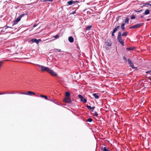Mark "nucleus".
I'll return each instance as SVG.
<instances>
[{
	"mask_svg": "<svg viewBox=\"0 0 151 151\" xmlns=\"http://www.w3.org/2000/svg\"><path fill=\"white\" fill-rule=\"evenodd\" d=\"M94 113H95V114H94V116L96 117H97L98 116V114H97V112L96 111H94Z\"/></svg>",
	"mask_w": 151,
	"mask_h": 151,
	"instance_id": "nucleus-36",
	"label": "nucleus"
},
{
	"mask_svg": "<svg viewBox=\"0 0 151 151\" xmlns=\"http://www.w3.org/2000/svg\"><path fill=\"white\" fill-rule=\"evenodd\" d=\"M68 5H71L73 4V0H71L70 1H68L67 2Z\"/></svg>",
	"mask_w": 151,
	"mask_h": 151,
	"instance_id": "nucleus-19",
	"label": "nucleus"
},
{
	"mask_svg": "<svg viewBox=\"0 0 151 151\" xmlns=\"http://www.w3.org/2000/svg\"><path fill=\"white\" fill-rule=\"evenodd\" d=\"M65 96L67 97H69V96L70 95V93L68 92H66L65 93Z\"/></svg>",
	"mask_w": 151,
	"mask_h": 151,
	"instance_id": "nucleus-21",
	"label": "nucleus"
},
{
	"mask_svg": "<svg viewBox=\"0 0 151 151\" xmlns=\"http://www.w3.org/2000/svg\"><path fill=\"white\" fill-rule=\"evenodd\" d=\"M128 34V32L126 31L122 34V36H127Z\"/></svg>",
	"mask_w": 151,
	"mask_h": 151,
	"instance_id": "nucleus-16",
	"label": "nucleus"
},
{
	"mask_svg": "<svg viewBox=\"0 0 151 151\" xmlns=\"http://www.w3.org/2000/svg\"><path fill=\"white\" fill-rule=\"evenodd\" d=\"M81 101H83L84 103H86L87 101V100L85 98H83L82 99H81Z\"/></svg>",
	"mask_w": 151,
	"mask_h": 151,
	"instance_id": "nucleus-22",
	"label": "nucleus"
},
{
	"mask_svg": "<svg viewBox=\"0 0 151 151\" xmlns=\"http://www.w3.org/2000/svg\"><path fill=\"white\" fill-rule=\"evenodd\" d=\"M124 26L125 23H124L122 24L121 25V29L122 30H124L125 29Z\"/></svg>",
	"mask_w": 151,
	"mask_h": 151,
	"instance_id": "nucleus-14",
	"label": "nucleus"
},
{
	"mask_svg": "<svg viewBox=\"0 0 151 151\" xmlns=\"http://www.w3.org/2000/svg\"><path fill=\"white\" fill-rule=\"evenodd\" d=\"M6 94V93H2L1 92L0 93V95H2V94Z\"/></svg>",
	"mask_w": 151,
	"mask_h": 151,
	"instance_id": "nucleus-46",
	"label": "nucleus"
},
{
	"mask_svg": "<svg viewBox=\"0 0 151 151\" xmlns=\"http://www.w3.org/2000/svg\"><path fill=\"white\" fill-rule=\"evenodd\" d=\"M19 22H18L17 20H15L14 22V23L13 24V25L17 24Z\"/></svg>",
	"mask_w": 151,
	"mask_h": 151,
	"instance_id": "nucleus-30",
	"label": "nucleus"
},
{
	"mask_svg": "<svg viewBox=\"0 0 151 151\" xmlns=\"http://www.w3.org/2000/svg\"><path fill=\"white\" fill-rule=\"evenodd\" d=\"M117 39L119 42L123 46L124 45V41L122 40V37H117Z\"/></svg>",
	"mask_w": 151,
	"mask_h": 151,
	"instance_id": "nucleus-7",
	"label": "nucleus"
},
{
	"mask_svg": "<svg viewBox=\"0 0 151 151\" xmlns=\"http://www.w3.org/2000/svg\"><path fill=\"white\" fill-rule=\"evenodd\" d=\"M95 108V106H93L92 107H91V109H92V111H93V109Z\"/></svg>",
	"mask_w": 151,
	"mask_h": 151,
	"instance_id": "nucleus-45",
	"label": "nucleus"
},
{
	"mask_svg": "<svg viewBox=\"0 0 151 151\" xmlns=\"http://www.w3.org/2000/svg\"><path fill=\"white\" fill-rule=\"evenodd\" d=\"M140 17L141 18H142L143 17V16L142 15H141Z\"/></svg>",
	"mask_w": 151,
	"mask_h": 151,
	"instance_id": "nucleus-53",
	"label": "nucleus"
},
{
	"mask_svg": "<svg viewBox=\"0 0 151 151\" xmlns=\"http://www.w3.org/2000/svg\"><path fill=\"white\" fill-rule=\"evenodd\" d=\"M48 101H52L57 104H58V102H56L55 101V100L53 99L52 98H50L49 99Z\"/></svg>",
	"mask_w": 151,
	"mask_h": 151,
	"instance_id": "nucleus-12",
	"label": "nucleus"
},
{
	"mask_svg": "<svg viewBox=\"0 0 151 151\" xmlns=\"http://www.w3.org/2000/svg\"><path fill=\"white\" fill-rule=\"evenodd\" d=\"M59 36L58 35H56L54 36V37L55 38H59Z\"/></svg>",
	"mask_w": 151,
	"mask_h": 151,
	"instance_id": "nucleus-41",
	"label": "nucleus"
},
{
	"mask_svg": "<svg viewBox=\"0 0 151 151\" xmlns=\"http://www.w3.org/2000/svg\"><path fill=\"white\" fill-rule=\"evenodd\" d=\"M126 50L129 51L133 50H134V48L133 47H129L126 48Z\"/></svg>",
	"mask_w": 151,
	"mask_h": 151,
	"instance_id": "nucleus-18",
	"label": "nucleus"
},
{
	"mask_svg": "<svg viewBox=\"0 0 151 151\" xmlns=\"http://www.w3.org/2000/svg\"><path fill=\"white\" fill-rule=\"evenodd\" d=\"M92 27L91 25L88 26L86 27V29L87 30H89Z\"/></svg>",
	"mask_w": 151,
	"mask_h": 151,
	"instance_id": "nucleus-20",
	"label": "nucleus"
},
{
	"mask_svg": "<svg viewBox=\"0 0 151 151\" xmlns=\"http://www.w3.org/2000/svg\"><path fill=\"white\" fill-rule=\"evenodd\" d=\"M92 120H93V119H91V118H89L88 119H87V122H92Z\"/></svg>",
	"mask_w": 151,
	"mask_h": 151,
	"instance_id": "nucleus-29",
	"label": "nucleus"
},
{
	"mask_svg": "<svg viewBox=\"0 0 151 151\" xmlns=\"http://www.w3.org/2000/svg\"><path fill=\"white\" fill-rule=\"evenodd\" d=\"M142 11V10L140 9V10H139V11H135V12H140Z\"/></svg>",
	"mask_w": 151,
	"mask_h": 151,
	"instance_id": "nucleus-40",
	"label": "nucleus"
},
{
	"mask_svg": "<svg viewBox=\"0 0 151 151\" xmlns=\"http://www.w3.org/2000/svg\"><path fill=\"white\" fill-rule=\"evenodd\" d=\"M122 35V34H121V32H119L118 33V36H117V37H121Z\"/></svg>",
	"mask_w": 151,
	"mask_h": 151,
	"instance_id": "nucleus-25",
	"label": "nucleus"
},
{
	"mask_svg": "<svg viewBox=\"0 0 151 151\" xmlns=\"http://www.w3.org/2000/svg\"><path fill=\"white\" fill-rule=\"evenodd\" d=\"M21 19V18L19 16L17 18L16 20H17L18 22H19L20 20Z\"/></svg>",
	"mask_w": 151,
	"mask_h": 151,
	"instance_id": "nucleus-34",
	"label": "nucleus"
},
{
	"mask_svg": "<svg viewBox=\"0 0 151 151\" xmlns=\"http://www.w3.org/2000/svg\"><path fill=\"white\" fill-rule=\"evenodd\" d=\"M19 22H18L17 20H15L14 22V23L13 24V25L17 24Z\"/></svg>",
	"mask_w": 151,
	"mask_h": 151,
	"instance_id": "nucleus-31",
	"label": "nucleus"
},
{
	"mask_svg": "<svg viewBox=\"0 0 151 151\" xmlns=\"http://www.w3.org/2000/svg\"><path fill=\"white\" fill-rule=\"evenodd\" d=\"M78 97L79 98H80V99H83V96L81 95V94H79V95H78Z\"/></svg>",
	"mask_w": 151,
	"mask_h": 151,
	"instance_id": "nucleus-23",
	"label": "nucleus"
},
{
	"mask_svg": "<svg viewBox=\"0 0 151 151\" xmlns=\"http://www.w3.org/2000/svg\"><path fill=\"white\" fill-rule=\"evenodd\" d=\"M50 1L52 2L53 1V0H43L42 2H45L46 1Z\"/></svg>",
	"mask_w": 151,
	"mask_h": 151,
	"instance_id": "nucleus-33",
	"label": "nucleus"
},
{
	"mask_svg": "<svg viewBox=\"0 0 151 151\" xmlns=\"http://www.w3.org/2000/svg\"><path fill=\"white\" fill-rule=\"evenodd\" d=\"M150 72H151V70H150Z\"/></svg>",
	"mask_w": 151,
	"mask_h": 151,
	"instance_id": "nucleus-56",
	"label": "nucleus"
},
{
	"mask_svg": "<svg viewBox=\"0 0 151 151\" xmlns=\"http://www.w3.org/2000/svg\"><path fill=\"white\" fill-rule=\"evenodd\" d=\"M37 65L38 66L39 68H41V70L42 72L46 71L48 73L50 68L47 67H45L44 66L39 65Z\"/></svg>",
	"mask_w": 151,
	"mask_h": 151,
	"instance_id": "nucleus-2",
	"label": "nucleus"
},
{
	"mask_svg": "<svg viewBox=\"0 0 151 151\" xmlns=\"http://www.w3.org/2000/svg\"><path fill=\"white\" fill-rule=\"evenodd\" d=\"M150 71H147L146 72V73H150Z\"/></svg>",
	"mask_w": 151,
	"mask_h": 151,
	"instance_id": "nucleus-50",
	"label": "nucleus"
},
{
	"mask_svg": "<svg viewBox=\"0 0 151 151\" xmlns=\"http://www.w3.org/2000/svg\"><path fill=\"white\" fill-rule=\"evenodd\" d=\"M30 41L32 42H35L37 44H38V41L36 39H32Z\"/></svg>",
	"mask_w": 151,
	"mask_h": 151,
	"instance_id": "nucleus-11",
	"label": "nucleus"
},
{
	"mask_svg": "<svg viewBox=\"0 0 151 151\" xmlns=\"http://www.w3.org/2000/svg\"><path fill=\"white\" fill-rule=\"evenodd\" d=\"M86 107L88 108V109H90V110H91V106H89V105H87L86 106Z\"/></svg>",
	"mask_w": 151,
	"mask_h": 151,
	"instance_id": "nucleus-35",
	"label": "nucleus"
},
{
	"mask_svg": "<svg viewBox=\"0 0 151 151\" xmlns=\"http://www.w3.org/2000/svg\"><path fill=\"white\" fill-rule=\"evenodd\" d=\"M105 45H106V50L109 49L108 47H110L111 46L112 43L111 40L110 39H108L105 42Z\"/></svg>",
	"mask_w": 151,
	"mask_h": 151,
	"instance_id": "nucleus-1",
	"label": "nucleus"
},
{
	"mask_svg": "<svg viewBox=\"0 0 151 151\" xmlns=\"http://www.w3.org/2000/svg\"><path fill=\"white\" fill-rule=\"evenodd\" d=\"M58 52H61V50H60V49L58 50Z\"/></svg>",
	"mask_w": 151,
	"mask_h": 151,
	"instance_id": "nucleus-52",
	"label": "nucleus"
},
{
	"mask_svg": "<svg viewBox=\"0 0 151 151\" xmlns=\"http://www.w3.org/2000/svg\"><path fill=\"white\" fill-rule=\"evenodd\" d=\"M5 27H6L5 28V29H7V28H12V27H9L8 26H7V25H6Z\"/></svg>",
	"mask_w": 151,
	"mask_h": 151,
	"instance_id": "nucleus-43",
	"label": "nucleus"
},
{
	"mask_svg": "<svg viewBox=\"0 0 151 151\" xmlns=\"http://www.w3.org/2000/svg\"><path fill=\"white\" fill-rule=\"evenodd\" d=\"M6 93L8 94H14L15 93L12 92L8 93Z\"/></svg>",
	"mask_w": 151,
	"mask_h": 151,
	"instance_id": "nucleus-42",
	"label": "nucleus"
},
{
	"mask_svg": "<svg viewBox=\"0 0 151 151\" xmlns=\"http://www.w3.org/2000/svg\"><path fill=\"white\" fill-rule=\"evenodd\" d=\"M37 24H34L33 25V27H36L37 26Z\"/></svg>",
	"mask_w": 151,
	"mask_h": 151,
	"instance_id": "nucleus-47",
	"label": "nucleus"
},
{
	"mask_svg": "<svg viewBox=\"0 0 151 151\" xmlns=\"http://www.w3.org/2000/svg\"><path fill=\"white\" fill-rule=\"evenodd\" d=\"M73 4H77L78 3H79L78 1H74L73 0Z\"/></svg>",
	"mask_w": 151,
	"mask_h": 151,
	"instance_id": "nucleus-24",
	"label": "nucleus"
},
{
	"mask_svg": "<svg viewBox=\"0 0 151 151\" xmlns=\"http://www.w3.org/2000/svg\"><path fill=\"white\" fill-rule=\"evenodd\" d=\"M32 95H35L36 94L35 93L31 91H28L26 93V95L31 96Z\"/></svg>",
	"mask_w": 151,
	"mask_h": 151,
	"instance_id": "nucleus-9",
	"label": "nucleus"
},
{
	"mask_svg": "<svg viewBox=\"0 0 151 151\" xmlns=\"http://www.w3.org/2000/svg\"><path fill=\"white\" fill-rule=\"evenodd\" d=\"M68 39L69 41L71 43H72L73 42L74 39L72 37L70 36L69 37Z\"/></svg>",
	"mask_w": 151,
	"mask_h": 151,
	"instance_id": "nucleus-10",
	"label": "nucleus"
},
{
	"mask_svg": "<svg viewBox=\"0 0 151 151\" xmlns=\"http://www.w3.org/2000/svg\"><path fill=\"white\" fill-rule=\"evenodd\" d=\"M76 13V11H74V12H72L71 13V14H75Z\"/></svg>",
	"mask_w": 151,
	"mask_h": 151,
	"instance_id": "nucleus-44",
	"label": "nucleus"
},
{
	"mask_svg": "<svg viewBox=\"0 0 151 151\" xmlns=\"http://www.w3.org/2000/svg\"><path fill=\"white\" fill-rule=\"evenodd\" d=\"M128 63L129 64V66L130 67L132 68H135V67L134 66L133 63L131 61V60L130 59H128Z\"/></svg>",
	"mask_w": 151,
	"mask_h": 151,
	"instance_id": "nucleus-8",
	"label": "nucleus"
},
{
	"mask_svg": "<svg viewBox=\"0 0 151 151\" xmlns=\"http://www.w3.org/2000/svg\"><path fill=\"white\" fill-rule=\"evenodd\" d=\"M150 12V10L148 9H147L145 12L144 14L145 15H148L149 14Z\"/></svg>",
	"mask_w": 151,
	"mask_h": 151,
	"instance_id": "nucleus-15",
	"label": "nucleus"
},
{
	"mask_svg": "<svg viewBox=\"0 0 151 151\" xmlns=\"http://www.w3.org/2000/svg\"><path fill=\"white\" fill-rule=\"evenodd\" d=\"M19 93L26 95V92H19Z\"/></svg>",
	"mask_w": 151,
	"mask_h": 151,
	"instance_id": "nucleus-38",
	"label": "nucleus"
},
{
	"mask_svg": "<svg viewBox=\"0 0 151 151\" xmlns=\"http://www.w3.org/2000/svg\"><path fill=\"white\" fill-rule=\"evenodd\" d=\"M148 78L151 81V76L148 77Z\"/></svg>",
	"mask_w": 151,
	"mask_h": 151,
	"instance_id": "nucleus-49",
	"label": "nucleus"
},
{
	"mask_svg": "<svg viewBox=\"0 0 151 151\" xmlns=\"http://www.w3.org/2000/svg\"><path fill=\"white\" fill-rule=\"evenodd\" d=\"M129 19L128 17H127L125 20V23H128Z\"/></svg>",
	"mask_w": 151,
	"mask_h": 151,
	"instance_id": "nucleus-28",
	"label": "nucleus"
},
{
	"mask_svg": "<svg viewBox=\"0 0 151 151\" xmlns=\"http://www.w3.org/2000/svg\"><path fill=\"white\" fill-rule=\"evenodd\" d=\"M37 40V41H38V43H39V41H41V40L40 39H39L38 40Z\"/></svg>",
	"mask_w": 151,
	"mask_h": 151,
	"instance_id": "nucleus-48",
	"label": "nucleus"
},
{
	"mask_svg": "<svg viewBox=\"0 0 151 151\" xmlns=\"http://www.w3.org/2000/svg\"><path fill=\"white\" fill-rule=\"evenodd\" d=\"M123 59L125 61V62H127V60L126 58L124 56L123 57Z\"/></svg>",
	"mask_w": 151,
	"mask_h": 151,
	"instance_id": "nucleus-39",
	"label": "nucleus"
},
{
	"mask_svg": "<svg viewBox=\"0 0 151 151\" xmlns=\"http://www.w3.org/2000/svg\"><path fill=\"white\" fill-rule=\"evenodd\" d=\"M93 96L96 99H98L99 98V96L96 93H93Z\"/></svg>",
	"mask_w": 151,
	"mask_h": 151,
	"instance_id": "nucleus-17",
	"label": "nucleus"
},
{
	"mask_svg": "<svg viewBox=\"0 0 151 151\" xmlns=\"http://www.w3.org/2000/svg\"><path fill=\"white\" fill-rule=\"evenodd\" d=\"M150 5L151 6V4H150Z\"/></svg>",
	"mask_w": 151,
	"mask_h": 151,
	"instance_id": "nucleus-55",
	"label": "nucleus"
},
{
	"mask_svg": "<svg viewBox=\"0 0 151 151\" xmlns=\"http://www.w3.org/2000/svg\"><path fill=\"white\" fill-rule=\"evenodd\" d=\"M144 24L143 23H140L139 24H136L135 25L131 26L129 27V29H134L135 28H139L142 25Z\"/></svg>",
	"mask_w": 151,
	"mask_h": 151,
	"instance_id": "nucleus-3",
	"label": "nucleus"
},
{
	"mask_svg": "<svg viewBox=\"0 0 151 151\" xmlns=\"http://www.w3.org/2000/svg\"><path fill=\"white\" fill-rule=\"evenodd\" d=\"M63 102L65 103L70 104L72 102L71 99L69 97H67L65 98L63 100Z\"/></svg>",
	"mask_w": 151,
	"mask_h": 151,
	"instance_id": "nucleus-5",
	"label": "nucleus"
},
{
	"mask_svg": "<svg viewBox=\"0 0 151 151\" xmlns=\"http://www.w3.org/2000/svg\"><path fill=\"white\" fill-rule=\"evenodd\" d=\"M135 18V16L134 15H132L131 16V19H134Z\"/></svg>",
	"mask_w": 151,
	"mask_h": 151,
	"instance_id": "nucleus-32",
	"label": "nucleus"
},
{
	"mask_svg": "<svg viewBox=\"0 0 151 151\" xmlns=\"http://www.w3.org/2000/svg\"><path fill=\"white\" fill-rule=\"evenodd\" d=\"M120 26H118L117 27H115L114 29H113L112 32V36L113 37L114 36V33L117 31L118 29H119L120 28Z\"/></svg>",
	"mask_w": 151,
	"mask_h": 151,
	"instance_id": "nucleus-6",
	"label": "nucleus"
},
{
	"mask_svg": "<svg viewBox=\"0 0 151 151\" xmlns=\"http://www.w3.org/2000/svg\"><path fill=\"white\" fill-rule=\"evenodd\" d=\"M150 19H149V18H148V19H147L146 20H147V21H150Z\"/></svg>",
	"mask_w": 151,
	"mask_h": 151,
	"instance_id": "nucleus-51",
	"label": "nucleus"
},
{
	"mask_svg": "<svg viewBox=\"0 0 151 151\" xmlns=\"http://www.w3.org/2000/svg\"><path fill=\"white\" fill-rule=\"evenodd\" d=\"M104 151H109L107 149H106V147H104L103 148Z\"/></svg>",
	"mask_w": 151,
	"mask_h": 151,
	"instance_id": "nucleus-37",
	"label": "nucleus"
},
{
	"mask_svg": "<svg viewBox=\"0 0 151 151\" xmlns=\"http://www.w3.org/2000/svg\"><path fill=\"white\" fill-rule=\"evenodd\" d=\"M146 5H150V4L149 2H146L144 4H143L142 7H144Z\"/></svg>",
	"mask_w": 151,
	"mask_h": 151,
	"instance_id": "nucleus-26",
	"label": "nucleus"
},
{
	"mask_svg": "<svg viewBox=\"0 0 151 151\" xmlns=\"http://www.w3.org/2000/svg\"><path fill=\"white\" fill-rule=\"evenodd\" d=\"M42 1H43V0H40V1L41 2H42Z\"/></svg>",
	"mask_w": 151,
	"mask_h": 151,
	"instance_id": "nucleus-54",
	"label": "nucleus"
},
{
	"mask_svg": "<svg viewBox=\"0 0 151 151\" xmlns=\"http://www.w3.org/2000/svg\"><path fill=\"white\" fill-rule=\"evenodd\" d=\"M51 76H55L57 75V74L53 70L50 68L48 73Z\"/></svg>",
	"mask_w": 151,
	"mask_h": 151,
	"instance_id": "nucleus-4",
	"label": "nucleus"
},
{
	"mask_svg": "<svg viewBox=\"0 0 151 151\" xmlns=\"http://www.w3.org/2000/svg\"><path fill=\"white\" fill-rule=\"evenodd\" d=\"M27 14H24L20 15L19 17L21 19L22 18L24 17L25 15H26Z\"/></svg>",
	"mask_w": 151,
	"mask_h": 151,
	"instance_id": "nucleus-27",
	"label": "nucleus"
},
{
	"mask_svg": "<svg viewBox=\"0 0 151 151\" xmlns=\"http://www.w3.org/2000/svg\"><path fill=\"white\" fill-rule=\"evenodd\" d=\"M39 96L41 97L44 98L46 100H48V99H49L47 98V97L45 95H40V96Z\"/></svg>",
	"mask_w": 151,
	"mask_h": 151,
	"instance_id": "nucleus-13",
	"label": "nucleus"
}]
</instances>
